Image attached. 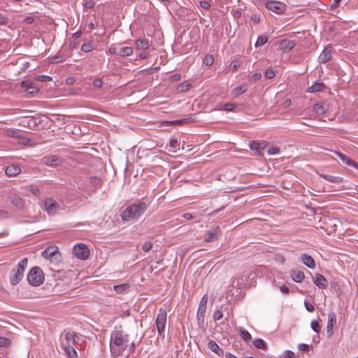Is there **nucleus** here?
Listing matches in <instances>:
<instances>
[{"instance_id":"obj_1","label":"nucleus","mask_w":358,"mask_h":358,"mask_svg":"<svg viewBox=\"0 0 358 358\" xmlns=\"http://www.w3.org/2000/svg\"><path fill=\"white\" fill-rule=\"evenodd\" d=\"M129 334L122 329H115L112 331L110 341V350L113 357L122 354L129 345Z\"/></svg>"},{"instance_id":"obj_2","label":"nucleus","mask_w":358,"mask_h":358,"mask_svg":"<svg viewBox=\"0 0 358 358\" xmlns=\"http://www.w3.org/2000/svg\"><path fill=\"white\" fill-rule=\"evenodd\" d=\"M148 207V204L143 201L131 204L122 212L121 217L124 221L134 222L145 212Z\"/></svg>"},{"instance_id":"obj_3","label":"nucleus","mask_w":358,"mask_h":358,"mask_svg":"<svg viewBox=\"0 0 358 358\" xmlns=\"http://www.w3.org/2000/svg\"><path fill=\"white\" fill-rule=\"evenodd\" d=\"M28 259L23 258L10 272L9 275L10 282L12 285H17L23 278L24 273L27 267Z\"/></svg>"},{"instance_id":"obj_4","label":"nucleus","mask_w":358,"mask_h":358,"mask_svg":"<svg viewBox=\"0 0 358 358\" xmlns=\"http://www.w3.org/2000/svg\"><path fill=\"white\" fill-rule=\"evenodd\" d=\"M27 281L32 286H39L44 281L43 271L38 266L33 267L27 274Z\"/></svg>"},{"instance_id":"obj_5","label":"nucleus","mask_w":358,"mask_h":358,"mask_svg":"<svg viewBox=\"0 0 358 358\" xmlns=\"http://www.w3.org/2000/svg\"><path fill=\"white\" fill-rule=\"evenodd\" d=\"M264 5L268 10L276 14H282L286 10L287 6L280 1L273 0H264Z\"/></svg>"},{"instance_id":"obj_6","label":"nucleus","mask_w":358,"mask_h":358,"mask_svg":"<svg viewBox=\"0 0 358 358\" xmlns=\"http://www.w3.org/2000/svg\"><path fill=\"white\" fill-rule=\"evenodd\" d=\"M167 319L166 311L163 308H159V313L156 318V326L157 328L158 334L162 335L164 332Z\"/></svg>"},{"instance_id":"obj_7","label":"nucleus","mask_w":358,"mask_h":358,"mask_svg":"<svg viewBox=\"0 0 358 358\" xmlns=\"http://www.w3.org/2000/svg\"><path fill=\"white\" fill-rule=\"evenodd\" d=\"M78 339L79 336L76 332L73 331H66L64 338L61 339L62 348L73 346L78 343Z\"/></svg>"},{"instance_id":"obj_8","label":"nucleus","mask_w":358,"mask_h":358,"mask_svg":"<svg viewBox=\"0 0 358 358\" xmlns=\"http://www.w3.org/2000/svg\"><path fill=\"white\" fill-rule=\"evenodd\" d=\"M73 252L74 255L80 259H86L90 255L89 249L83 243L75 245L73 249Z\"/></svg>"},{"instance_id":"obj_9","label":"nucleus","mask_w":358,"mask_h":358,"mask_svg":"<svg viewBox=\"0 0 358 358\" xmlns=\"http://www.w3.org/2000/svg\"><path fill=\"white\" fill-rule=\"evenodd\" d=\"M59 208V203L52 198H48L44 201L43 209L49 215H55Z\"/></svg>"},{"instance_id":"obj_10","label":"nucleus","mask_w":358,"mask_h":358,"mask_svg":"<svg viewBox=\"0 0 358 358\" xmlns=\"http://www.w3.org/2000/svg\"><path fill=\"white\" fill-rule=\"evenodd\" d=\"M42 162L46 166H56L62 164V159L56 155H49L44 157Z\"/></svg>"},{"instance_id":"obj_11","label":"nucleus","mask_w":358,"mask_h":358,"mask_svg":"<svg viewBox=\"0 0 358 358\" xmlns=\"http://www.w3.org/2000/svg\"><path fill=\"white\" fill-rule=\"evenodd\" d=\"M268 145L266 141H252L250 143V148L252 151L255 152V155H262V150H264Z\"/></svg>"},{"instance_id":"obj_12","label":"nucleus","mask_w":358,"mask_h":358,"mask_svg":"<svg viewBox=\"0 0 358 358\" xmlns=\"http://www.w3.org/2000/svg\"><path fill=\"white\" fill-rule=\"evenodd\" d=\"M333 48L331 45L326 47L318 57L320 63H327L331 59Z\"/></svg>"},{"instance_id":"obj_13","label":"nucleus","mask_w":358,"mask_h":358,"mask_svg":"<svg viewBox=\"0 0 358 358\" xmlns=\"http://www.w3.org/2000/svg\"><path fill=\"white\" fill-rule=\"evenodd\" d=\"M21 172V169L19 165L12 164L8 165L5 170V173L8 177H14Z\"/></svg>"},{"instance_id":"obj_14","label":"nucleus","mask_w":358,"mask_h":358,"mask_svg":"<svg viewBox=\"0 0 358 358\" xmlns=\"http://www.w3.org/2000/svg\"><path fill=\"white\" fill-rule=\"evenodd\" d=\"M21 86L24 88V91L27 94H34L38 91L37 87L34 86V84L29 80H24L22 82Z\"/></svg>"},{"instance_id":"obj_15","label":"nucleus","mask_w":358,"mask_h":358,"mask_svg":"<svg viewBox=\"0 0 358 358\" xmlns=\"http://www.w3.org/2000/svg\"><path fill=\"white\" fill-rule=\"evenodd\" d=\"M336 324V316L334 312H331L328 315V322L327 326V331L329 336L333 334V327Z\"/></svg>"},{"instance_id":"obj_16","label":"nucleus","mask_w":358,"mask_h":358,"mask_svg":"<svg viewBox=\"0 0 358 358\" xmlns=\"http://www.w3.org/2000/svg\"><path fill=\"white\" fill-rule=\"evenodd\" d=\"M296 45L295 41L289 40V39H284L281 41L280 43V49L282 50L284 52H287L290 50H292Z\"/></svg>"},{"instance_id":"obj_17","label":"nucleus","mask_w":358,"mask_h":358,"mask_svg":"<svg viewBox=\"0 0 358 358\" xmlns=\"http://www.w3.org/2000/svg\"><path fill=\"white\" fill-rule=\"evenodd\" d=\"M58 252V248L56 246H49L44 251L42 252V257L47 259H51L52 257H54L57 252Z\"/></svg>"},{"instance_id":"obj_18","label":"nucleus","mask_w":358,"mask_h":358,"mask_svg":"<svg viewBox=\"0 0 358 358\" xmlns=\"http://www.w3.org/2000/svg\"><path fill=\"white\" fill-rule=\"evenodd\" d=\"M301 260L307 267L310 268H314L315 267V262L314 259L307 254L301 255Z\"/></svg>"},{"instance_id":"obj_19","label":"nucleus","mask_w":358,"mask_h":358,"mask_svg":"<svg viewBox=\"0 0 358 358\" xmlns=\"http://www.w3.org/2000/svg\"><path fill=\"white\" fill-rule=\"evenodd\" d=\"M150 42L145 38H139L136 41L135 47L136 50H145L150 48Z\"/></svg>"},{"instance_id":"obj_20","label":"nucleus","mask_w":358,"mask_h":358,"mask_svg":"<svg viewBox=\"0 0 358 358\" xmlns=\"http://www.w3.org/2000/svg\"><path fill=\"white\" fill-rule=\"evenodd\" d=\"M9 199L11 203L19 209L24 206V201L18 195L13 194L10 196Z\"/></svg>"},{"instance_id":"obj_21","label":"nucleus","mask_w":358,"mask_h":358,"mask_svg":"<svg viewBox=\"0 0 358 358\" xmlns=\"http://www.w3.org/2000/svg\"><path fill=\"white\" fill-rule=\"evenodd\" d=\"M334 153L343 162H345L346 164L349 165V166H353L355 167H358V164L356 163L355 161H353L352 159H351L350 158L348 157L346 155H345L344 154L340 152H337V151H335Z\"/></svg>"},{"instance_id":"obj_22","label":"nucleus","mask_w":358,"mask_h":358,"mask_svg":"<svg viewBox=\"0 0 358 358\" xmlns=\"http://www.w3.org/2000/svg\"><path fill=\"white\" fill-rule=\"evenodd\" d=\"M319 176L323 179L332 183H341L343 181V178L338 176H333L327 174L320 173Z\"/></svg>"},{"instance_id":"obj_23","label":"nucleus","mask_w":358,"mask_h":358,"mask_svg":"<svg viewBox=\"0 0 358 358\" xmlns=\"http://www.w3.org/2000/svg\"><path fill=\"white\" fill-rule=\"evenodd\" d=\"M315 284L321 289L325 288L327 285L326 278L321 274H317L314 280Z\"/></svg>"},{"instance_id":"obj_24","label":"nucleus","mask_w":358,"mask_h":358,"mask_svg":"<svg viewBox=\"0 0 358 358\" xmlns=\"http://www.w3.org/2000/svg\"><path fill=\"white\" fill-rule=\"evenodd\" d=\"M208 348L219 356L224 354V350L213 341H210L208 343Z\"/></svg>"},{"instance_id":"obj_25","label":"nucleus","mask_w":358,"mask_h":358,"mask_svg":"<svg viewBox=\"0 0 358 358\" xmlns=\"http://www.w3.org/2000/svg\"><path fill=\"white\" fill-rule=\"evenodd\" d=\"M134 52V49L132 47L125 46L122 47L120 45L119 48V56L127 57L131 56Z\"/></svg>"},{"instance_id":"obj_26","label":"nucleus","mask_w":358,"mask_h":358,"mask_svg":"<svg viewBox=\"0 0 358 358\" xmlns=\"http://www.w3.org/2000/svg\"><path fill=\"white\" fill-rule=\"evenodd\" d=\"M292 278L296 282H301L304 278V273L303 271H292L291 273Z\"/></svg>"},{"instance_id":"obj_27","label":"nucleus","mask_w":358,"mask_h":358,"mask_svg":"<svg viewBox=\"0 0 358 358\" xmlns=\"http://www.w3.org/2000/svg\"><path fill=\"white\" fill-rule=\"evenodd\" d=\"M207 306H199L197 311V320L199 322H203Z\"/></svg>"},{"instance_id":"obj_28","label":"nucleus","mask_w":358,"mask_h":358,"mask_svg":"<svg viewBox=\"0 0 358 358\" xmlns=\"http://www.w3.org/2000/svg\"><path fill=\"white\" fill-rule=\"evenodd\" d=\"M62 349L64 350L66 355L69 358H76L77 357V352L73 348V346H65L64 348H62Z\"/></svg>"},{"instance_id":"obj_29","label":"nucleus","mask_w":358,"mask_h":358,"mask_svg":"<svg viewBox=\"0 0 358 358\" xmlns=\"http://www.w3.org/2000/svg\"><path fill=\"white\" fill-rule=\"evenodd\" d=\"M324 88V85L322 83H316L312 86L308 87V91L309 92H320Z\"/></svg>"},{"instance_id":"obj_30","label":"nucleus","mask_w":358,"mask_h":358,"mask_svg":"<svg viewBox=\"0 0 358 358\" xmlns=\"http://www.w3.org/2000/svg\"><path fill=\"white\" fill-rule=\"evenodd\" d=\"M313 110L317 115H321L326 113V107H325L324 104L316 103L313 106Z\"/></svg>"},{"instance_id":"obj_31","label":"nucleus","mask_w":358,"mask_h":358,"mask_svg":"<svg viewBox=\"0 0 358 358\" xmlns=\"http://www.w3.org/2000/svg\"><path fill=\"white\" fill-rule=\"evenodd\" d=\"M253 345L257 348H259V349H262V350H266L267 349V344L266 343L261 339V338H256L253 341Z\"/></svg>"},{"instance_id":"obj_32","label":"nucleus","mask_w":358,"mask_h":358,"mask_svg":"<svg viewBox=\"0 0 358 358\" xmlns=\"http://www.w3.org/2000/svg\"><path fill=\"white\" fill-rule=\"evenodd\" d=\"M217 237L215 231H208L206 232V236L204 238L205 242H212L217 240Z\"/></svg>"},{"instance_id":"obj_33","label":"nucleus","mask_w":358,"mask_h":358,"mask_svg":"<svg viewBox=\"0 0 358 358\" xmlns=\"http://www.w3.org/2000/svg\"><path fill=\"white\" fill-rule=\"evenodd\" d=\"M114 290L119 294L123 293L129 289V285L124 283L113 287Z\"/></svg>"},{"instance_id":"obj_34","label":"nucleus","mask_w":358,"mask_h":358,"mask_svg":"<svg viewBox=\"0 0 358 358\" xmlns=\"http://www.w3.org/2000/svg\"><path fill=\"white\" fill-rule=\"evenodd\" d=\"M240 336L243 340L247 341L251 339L250 334L245 329L240 327L239 329Z\"/></svg>"},{"instance_id":"obj_35","label":"nucleus","mask_w":358,"mask_h":358,"mask_svg":"<svg viewBox=\"0 0 358 358\" xmlns=\"http://www.w3.org/2000/svg\"><path fill=\"white\" fill-rule=\"evenodd\" d=\"M246 90H247V87L245 85H240L234 89L233 94L235 96H237L244 93Z\"/></svg>"},{"instance_id":"obj_36","label":"nucleus","mask_w":358,"mask_h":358,"mask_svg":"<svg viewBox=\"0 0 358 358\" xmlns=\"http://www.w3.org/2000/svg\"><path fill=\"white\" fill-rule=\"evenodd\" d=\"M236 108V105L232 103H227L220 107V110L232 111Z\"/></svg>"},{"instance_id":"obj_37","label":"nucleus","mask_w":358,"mask_h":358,"mask_svg":"<svg viewBox=\"0 0 358 358\" xmlns=\"http://www.w3.org/2000/svg\"><path fill=\"white\" fill-rule=\"evenodd\" d=\"M6 134L9 137H13L15 138H20V133L17 130L9 129L6 131Z\"/></svg>"},{"instance_id":"obj_38","label":"nucleus","mask_w":358,"mask_h":358,"mask_svg":"<svg viewBox=\"0 0 358 358\" xmlns=\"http://www.w3.org/2000/svg\"><path fill=\"white\" fill-rule=\"evenodd\" d=\"M268 41V37L266 36H259L256 41L255 46L259 47L264 45Z\"/></svg>"},{"instance_id":"obj_39","label":"nucleus","mask_w":358,"mask_h":358,"mask_svg":"<svg viewBox=\"0 0 358 358\" xmlns=\"http://www.w3.org/2000/svg\"><path fill=\"white\" fill-rule=\"evenodd\" d=\"M120 47V44L116 45L113 44L108 48V52L112 55H119V48Z\"/></svg>"},{"instance_id":"obj_40","label":"nucleus","mask_w":358,"mask_h":358,"mask_svg":"<svg viewBox=\"0 0 358 358\" xmlns=\"http://www.w3.org/2000/svg\"><path fill=\"white\" fill-rule=\"evenodd\" d=\"M27 188L34 195L38 196V194L40 193V190H39L38 187H37V185H31L27 186Z\"/></svg>"},{"instance_id":"obj_41","label":"nucleus","mask_w":358,"mask_h":358,"mask_svg":"<svg viewBox=\"0 0 358 358\" xmlns=\"http://www.w3.org/2000/svg\"><path fill=\"white\" fill-rule=\"evenodd\" d=\"M10 343H11V342L8 338L0 336V347L1 348H8L10 346Z\"/></svg>"},{"instance_id":"obj_42","label":"nucleus","mask_w":358,"mask_h":358,"mask_svg":"<svg viewBox=\"0 0 358 358\" xmlns=\"http://www.w3.org/2000/svg\"><path fill=\"white\" fill-rule=\"evenodd\" d=\"M214 62V57L213 55H206V57H204L203 59V64H206V66H210L213 64Z\"/></svg>"},{"instance_id":"obj_43","label":"nucleus","mask_w":358,"mask_h":358,"mask_svg":"<svg viewBox=\"0 0 358 358\" xmlns=\"http://www.w3.org/2000/svg\"><path fill=\"white\" fill-rule=\"evenodd\" d=\"M241 66V62L238 60H233L230 65H229V69L234 71H236Z\"/></svg>"},{"instance_id":"obj_44","label":"nucleus","mask_w":358,"mask_h":358,"mask_svg":"<svg viewBox=\"0 0 358 358\" xmlns=\"http://www.w3.org/2000/svg\"><path fill=\"white\" fill-rule=\"evenodd\" d=\"M93 50V47L91 43H84L81 46V50L85 52H89Z\"/></svg>"},{"instance_id":"obj_45","label":"nucleus","mask_w":358,"mask_h":358,"mask_svg":"<svg viewBox=\"0 0 358 358\" xmlns=\"http://www.w3.org/2000/svg\"><path fill=\"white\" fill-rule=\"evenodd\" d=\"M188 122H190L189 119V118H185V119H181V120H177L172 121V122H171V124H172V125L182 124H185V123H188Z\"/></svg>"},{"instance_id":"obj_46","label":"nucleus","mask_w":358,"mask_h":358,"mask_svg":"<svg viewBox=\"0 0 358 358\" xmlns=\"http://www.w3.org/2000/svg\"><path fill=\"white\" fill-rule=\"evenodd\" d=\"M310 326H311V328L312 329L317 332V333H319L320 331V327L319 325V323L316 321V320H313L311 322V324H310Z\"/></svg>"},{"instance_id":"obj_47","label":"nucleus","mask_w":358,"mask_h":358,"mask_svg":"<svg viewBox=\"0 0 358 358\" xmlns=\"http://www.w3.org/2000/svg\"><path fill=\"white\" fill-rule=\"evenodd\" d=\"M280 150L278 147H271L268 149L267 152L270 155H276L280 152Z\"/></svg>"},{"instance_id":"obj_48","label":"nucleus","mask_w":358,"mask_h":358,"mask_svg":"<svg viewBox=\"0 0 358 358\" xmlns=\"http://www.w3.org/2000/svg\"><path fill=\"white\" fill-rule=\"evenodd\" d=\"M222 317H223V314L219 310H216L213 314V320L215 322L220 320Z\"/></svg>"},{"instance_id":"obj_49","label":"nucleus","mask_w":358,"mask_h":358,"mask_svg":"<svg viewBox=\"0 0 358 358\" xmlns=\"http://www.w3.org/2000/svg\"><path fill=\"white\" fill-rule=\"evenodd\" d=\"M152 243L150 241L145 242L142 246L143 250L146 252L150 251L152 249Z\"/></svg>"},{"instance_id":"obj_50","label":"nucleus","mask_w":358,"mask_h":358,"mask_svg":"<svg viewBox=\"0 0 358 358\" xmlns=\"http://www.w3.org/2000/svg\"><path fill=\"white\" fill-rule=\"evenodd\" d=\"M264 74H265L266 78H267L268 79L273 78L275 75L274 71L271 69H268L265 71Z\"/></svg>"},{"instance_id":"obj_51","label":"nucleus","mask_w":358,"mask_h":358,"mask_svg":"<svg viewBox=\"0 0 358 358\" xmlns=\"http://www.w3.org/2000/svg\"><path fill=\"white\" fill-rule=\"evenodd\" d=\"M304 305H305L306 309L308 312H313L315 310V307H314L313 304L309 303L308 301H305Z\"/></svg>"},{"instance_id":"obj_52","label":"nucleus","mask_w":358,"mask_h":358,"mask_svg":"<svg viewBox=\"0 0 358 358\" xmlns=\"http://www.w3.org/2000/svg\"><path fill=\"white\" fill-rule=\"evenodd\" d=\"M298 348L300 351L308 352V351H309L310 347L307 344L301 343L299 345Z\"/></svg>"},{"instance_id":"obj_53","label":"nucleus","mask_w":358,"mask_h":358,"mask_svg":"<svg viewBox=\"0 0 358 358\" xmlns=\"http://www.w3.org/2000/svg\"><path fill=\"white\" fill-rule=\"evenodd\" d=\"M169 145L173 149L176 148L179 145L178 140L176 138H171L169 142Z\"/></svg>"},{"instance_id":"obj_54","label":"nucleus","mask_w":358,"mask_h":358,"mask_svg":"<svg viewBox=\"0 0 358 358\" xmlns=\"http://www.w3.org/2000/svg\"><path fill=\"white\" fill-rule=\"evenodd\" d=\"M38 80L41 82H48L52 80V78L48 76L42 75L38 76Z\"/></svg>"},{"instance_id":"obj_55","label":"nucleus","mask_w":358,"mask_h":358,"mask_svg":"<svg viewBox=\"0 0 358 358\" xmlns=\"http://www.w3.org/2000/svg\"><path fill=\"white\" fill-rule=\"evenodd\" d=\"M208 299V295L206 294H204L200 301L199 306H207Z\"/></svg>"},{"instance_id":"obj_56","label":"nucleus","mask_w":358,"mask_h":358,"mask_svg":"<svg viewBox=\"0 0 358 358\" xmlns=\"http://www.w3.org/2000/svg\"><path fill=\"white\" fill-rule=\"evenodd\" d=\"M93 85L96 88H101L103 85V81L99 78H96L94 80Z\"/></svg>"},{"instance_id":"obj_57","label":"nucleus","mask_w":358,"mask_h":358,"mask_svg":"<svg viewBox=\"0 0 358 358\" xmlns=\"http://www.w3.org/2000/svg\"><path fill=\"white\" fill-rule=\"evenodd\" d=\"M262 78V74L260 73H255L251 76L250 80L253 82H256Z\"/></svg>"},{"instance_id":"obj_58","label":"nucleus","mask_w":358,"mask_h":358,"mask_svg":"<svg viewBox=\"0 0 358 358\" xmlns=\"http://www.w3.org/2000/svg\"><path fill=\"white\" fill-rule=\"evenodd\" d=\"M190 85L188 84V83H182L181 85H180V86L178 87L179 88V90L182 92V91H186L189 89Z\"/></svg>"},{"instance_id":"obj_59","label":"nucleus","mask_w":358,"mask_h":358,"mask_svg":"<svg viewBox=\"0 0 358 358\" xmlns=\"http://www.w3.org/2000/svg\"><path fill=\"white\" fill-rule=\"evenodd\" d=\"M200 5L203 9H208L210 7V3L207 1H201Z\"/></svg>"},{"instance_id":"obj_60","label":"nucleus","mask_w":358,"mask_h":358,"mask_svg":"<svg viewBox=\"0 0 358 358\" xmlns=\"http://www.w3.org/2000/svg\"><path fill=\"white\" fill-rule=\"evenodd\" d=\"M279 288H280V291H281L283 294H289V287H288L287 286H286L285 285H282L280 286V287H279Z\"/></svg>"},{"instance_id":"obj_61","label":"nucleus","mask_w":358,"mask_h":358,"mask_svg":"<svg viewBox=\"0 0 358 358\" xmlns=\"http://www.w3.org/2000/svg\"><path fill=\"white\" fill-rule=\"evenodd\" d=\"M284 357L287 358H294V353L291 350H286L284 352Z\"/></svg>"},{"instance_id":"obj_62","label":"nucleus","mask_w":358,"mask_h":358,"mask_svg":"<svg viewBox=\"0 0 358 358\" xmlns=\"http://www.w3.org/2000/svg\"><path fill=\"white\" fill-rule=\"evenodd\" d=\"M182 217L186 219V220H193L194 218H196V216L191 214V213H185L182 215Z\"/></svg>"},{"instance_id":"obj_63","label":"nucleus","mask_w":358,"mask_h":358,"mask_svg":"<svg viewBox=\"0 0 358 358\" xmlns=\"http://www.w3.org/2000/svg\"><path fill=\"white\" fill-rule=\"evenodd\" d=\"M8 17L2 14H0V24H5L8 22Z\"/></svg>"},{"instance_id":"obj_64","label":"nucleus","mask_w":358,"mask_h":358,"mask_svg":"<svg viewBox=\"0 0 358 358\" xmlns=\"http://www.w3.org/2000/svg\"><path fill=\"white\" fill-rule=\"evenodd\" d=\"M251 20L255 22H259L260 21V16L258 14H252Z\"/></svg>"}]
</instances>
